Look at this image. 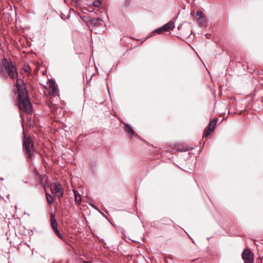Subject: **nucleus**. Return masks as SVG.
Returning a JSON list of instances; mask_svg holds the SVG:
<instances>
[{
    "label": "nucleus",
    "instance_id": "15",
    "mask_svg": "<svg viewBox=\"0 0 263 263\" xmlns=\"http://www.w3.org/2000/svg\"><path fill=\"white\" fill-rule=\"evenodd\" d=\"M45 194L48 203L50 205L53 204L54 202V198L53 196L48 192H46Z\"/></svg>",
    "mask_w": 263,
    "mask_h": 263
},
{
    "label": "nucleus",
    "instance_id": "31",
    "mask_svg": "<svg viewBox=\"0 0 263 263\" xmlns=\"http://www.w3.org/2000/svg\"><path fill=\"white\" fill-rule=\"evenodd\" d=\"M109 73H107V78H106V80H107L108 78Z\"/></svg>",
    "mask_w": 263,
    "mask_h": 263
},
{
    "label": "nucleus",
    "instance_id": "25",
    "mask_svg": "<svg viewBox=\"0 0 263 263\" xmlns=\"http://www.w3.org/2000/svg\"><path fill=\"white\" fill-rule=\"evenodd\" d=\"M95 209L100 211V209L95 205H93L92 204H90Z\"/></svg>",
    "mask_w": 263,
    "mask_h": 263
},
{
    "label": "nucleus",
    "instance_id": "8",
    "mask_svg": "<svg viewBox=\"0 0 263 263\" xmlns=\"http://www.w3.org/2000/svg\"><path fill=\"white\" fill-rule=\"evenodd\" d=\"M196 18L200 26H205L206 21L205 16L202 11H198L196 12Z\"/></svg>",
    "mask_w": 263,
    "mask_h": 263
},
{
    "label": "nucleus",
    "instance_id": "33",
    "mask_svg": "<svg viewBox=\"0 0 263 263\" xmlns=\"http://www.w3.org/2000/svg\"><path fill=\"white\" fill-rule=\"evenodd\" d=\"M107 86H108V85H107ZM107 90L108 91H109V88H108V87H107Z\"/></svg>",
    "mask_w": 263,
    "mask_h": 263
},
{
    "label": "nucleus",
    "instance_id": "13",
    "mask_svg": "<svg viewBox=\"0 0 263 263\" xmlns=\"http://www.w3.org/2000/svg\"><path fill=\"white\" fill-rule=\"evenodd\" d=\"M81 19L86 24L88 27H89L92 17L88 15H80Z\"/></svg>",
    "mask_w": 263,
    "mask_h": 263
},
{
    "label": "nucleus",
    "instance_id": "3",
    "mask_svg": "<svg viewBox=\"0 0 263 263\" xmlns=\"http://www.w3.org/2000/svg\"><path fill=\"white\" fill-rule=\"evenodd\" d=\"M181 10H178L177 16H174L170 22L163 25L162 26L155 29L152 32L151 35L147 36L145 39L142 42L143 43L149 37L155 35L156 34H161L164 32L170 31V30H173L175 28V23L178 15L180 14Z\"/></svg>",
    "mask_w": 263,
    "mask_h": 263
},
{
    "label": "nucleus",
    "instance_id": "19",
    "mask_svg": "<svg viewBox=\"0 0 263 263\" xmlns=\"http://www.w3.org/2000/svg\"><path fill=\"white\" fill-rule=\"evenodd\" d=\"M25 153L27 156V157L29 158L31 160H32V157L34 155L33 152L31 151V149H29V151H26Z\"/></svg>",
    "mask_w": 263,
    "mask_h": 263
},
{
    "label": "nucleus",
    "instance_id": "28",
    "mask_svg": "<svg viewBox=\"0 0 263 263\" xmlns=\"http://www.w3.org/2000/svg\"><path fill=\"white\" fill-rule=\"evenodd\" d=\"M176 149H177V151H178L179 152H181V148L179 146H178L177 147H176Z\"/></svg>",
    "mask_w": 263,
    "mask_h": 263
},
{
    "label": "nucleus",
    "instance_id": "29",
    "mask_svg": "<svg viewBox=\"0 0 263 263\" xmlns=\"http://www.w3.org/2000/svg\"><path fill=\"white\" fill-rule=\"evenodd\" d=\"M181 28V24H179V25L178 26V29L179 30H180Z\"/></svg>",
    "mask_w": 263,
    "mask_h": 263
},
{
    "label": "nucleus",
    "instance_id": "4",
    "mask_svg": "<svg viewBox=\"0 0 263 263\" xmlns=\"http://www.w3.org/2000/svg\"><path fill=\"white\" fill-rule=\"evenodd\" d=\"M217 121L218 119L215 118L213 120L210 121L209 124L204 130L203 138H208V137L214 131Z\"/></svg>",
    "mask_w": 263,
    "mask_h": 263
},
{
    "label": "nucleus",
    "instance_id": "14",
    "mask_svg": "<svg viewBox=\"0 0 263 263\" xmlns=\"http://www.w3.org/2000/svg\"><path fill=\"white\" fill-rule=\"evenodd\" d=\"M101 2L100 0H93L92 3H86V5L89 7H91V6H93L98 8L101 6Z\"/></svg>",
    "mask_w": 263,
    "mask_h": 263
},
{
    "label": "nucleus",
    "instance_id": "6",
    "mask_svg": "<svg viewBox=\"0 0 263 263\" xmlns=\"http://www.w3.org/2000/svg\"><path fill=\"white\" fill-rule=\"evenodd\" d=\"M53 194H55L58 198H60L63 196V190L59 182L53 183V186L51 189Z\"/></svg>",
    "mask_w": 263,
    "mask_h": 263
},
{
    "label": "nucleus",
    "instance_id": "11",
    "mask_svg": "<svg viewBox=\"0 0 263 263\" xmlns=\"http://www.w3.org/2000/svg\"><path fill=\"white\" fill-rule=\"evenodd\" d=\"M72 191L74 194V201L76 203L80 205L82 201L81 195L79 194V192L76 190H72Z\"/></svg>",
    "mask_w": 263,
    "mask_h": 263
},
{
    "label": "nucleus",
    "instance_id": "22",
    "mask_svg": "<svg viewBox=\"0 0 263 263\" xmlns=\"http://www.w3.org/2000/svg\"><path fill=\"white\" fill-rule=\"evenodd\" d=\"M89 9H86V8H84V10H87V11H89V12H92L94 10V9L92 8V6L91 7H89Z\"/></svg>",
    "mask_w": 263,
    "mask_h": 263
},
{
    "label": "nucleus",
    "instance_id": "7",
    "mask_svg": "<svg viewBox=\"0 0 263 263\" xmlns=\"http://www.w3.org/2000/svg\"><path fill=\"white\" fill-rule=\"evenodd\" d=\"M124 130L128 134V137L129 139H131L133 136H135L136 137L139 139L140 140H142L141 138L135 133L132 126L130 124L128 123H125L124 124Z\"/></svg>",
    "mask_w": 263,
    "mask_h": 263
},
{
    "label": "nucleus",
    "instance_id": "16",
    "mask_svg": "<svg viewBox=\"0 0 263 263\" xmlns=\"http://www.w3.org/2000/svg\"><path fill=\"white\" fill-rule=\"evenodd\" d=\"M52 229L53 231H54V232L55 233V234H56V235L60 239H62V240L64 239V237H63V235L61 233L60 231L59 230V229L58 228V226L52 228Z\"/></svg>",
    "mask_w": 263,
    "mask_h": 263
},
{
    "label": "nucleus",
    "instance_id": "34",
    "mask_svg": "<svg viewBox=\"0 0 263 263\" xmlns=\"http://www.w3.org/2000/svg\"><path fill=\"white\" fill-rule=\"evenodd\" d=\"M142 140L144 141V140ZM144 142H145V143H147V142H146V141H144Z\"/></svg>",
    "mask_w": 263,
    "mask_h": 263
},
{
    "label": "nucleus",
    "instance_id": "32",
    "mask_svg": "<svg viewBox=\"0 0 263 263\" xmlns=\"http://www.w3.org/2000/svg\"><path fill=\"white\" fill-rule=\"evenodd\" d=\"M23 182H24L25 183H27V181H25L24 180H23Z\"/></svg>",
    "mask_w": 263,
    "mask_h": 263
},
{
    "label": "nucleus",
    "instance_id": "26",
    "mask_svg": "<svg viewBox=\"0 0 263 263\" xmlns=\"http://www.w3.org/2000/svg\"><path fill=\"white\" fill-rule=\"evenodd\" d=\"M50 84H53L54 85H56L55 81L51 79L50 81Z\"/></svg>",
    "mask_w": 263,
    "mask_h": 263
},
{
    "label": "nucleus",
    "instance_id": "2",
    "mask_svg": "<svg viewBox=\"0 0 263 263\" xmlns=\"http://www.w3.org/2000/svg\"><path fill=\"white\" fill-rule=\"evenodd\" d=\"M18 76L17 68L11 60L3 58L0 60V76L3 80L8 78L14 80Z\"/></svg>",
    "mask_w": 263,
    "mask_h": 263
},
{
    "label": "nucleus",
    "instance_id": "1",
    "mask_svg": "<svg viewBox=\"0 0 263 263\" xmlns=\"http://www.w3.org/2000/svg\"><path fill=\"white\" fill-rule=\"evenodd\" d=\"M14 93L17 95L16 105L20 111L27 114L32 112L33 106L31 104L26 84L23 80L17 79L14 85Z\"/></svg>",
    "mask_w": 263,
    "mask_h": 263
},
{
    "label": "nucleus",
    "instance_id": "24",
    "mask_svg": "<svg viewBox=\"0 0 263 263\" xmlns=\"http://www.w3.org/2000/svg\"><path fill=\"white\" fill-rule=\"evenodd\" d=\"M99 241L100 242L103 243L105 245H106V243L105 242H104V240L103 238H99Z\"/></svg>",
    "mask_w": 263,
    "mask_h": 263
},
{
    "label": "nucleus",
    "instance_id": "21",
    "mask_svg": "<svg viewBox=\"0 0 263 263\" xmlns=\"http://www.w3.org/2000/svg\"><path fill=\"white\" fill-rule=\"evenodd\" d=\"M132 0H124V2L123 3V5L124 7H128L130 3H131Z\"/></svg>",
    "mask_w": 263,
    "mask_h": 263
},
{
    "label": "nucleus",
    "instance_id": "20",
    "mask_svg": "<svg viewBox=\"0 0 263 263\" xmlns=\"http://www.w3.org/2000/svg\"><path fill=\"white\" fill-rule=\"evenodd\" d=\"M192 149H193V147L185 146L184 145V144L182 145V149H181L182 152H186L187 151H189V150H191Z\"/></svg>",
    "mask_w": 263,
    "mask_h": 263
},
{
    "label": "nucleus",
    "instance_id": "18",
    "mask_svg": "<svg viewBox=\"0 0 263 263\" xmlns=\"http://www.w3.org/2000/svg\"><path fill=\"white\" fill-rule=\"evenodd\" d=\"M90 166L92 172L95 173L97 169V163L96 162H92L90 164Z\"/></svg>",
    "mask_w": 263,
    "mask_h": 263
},
{
    "label": "nucleus",
    "instance_id": "23",
    "mask_svg": "<svg viewBox=\"0 0 263 263\" xmlns=\"http://www.w3.org/2000/svg\"><path fill=\"white\" fill-rule=\"evenodd\" d=\"M20 117L21 118L22 125L23 127L24 128L23 123L24 122V118L23 117L22 115V114L21 112H20Z\"/></svg>",
    "mask_w": 263,
    "mask_h": 263
},
{
    "label": "nucleus",
    "instance_id": "9",
    "mask_svg": "<svg viewBox=\"0 0 263 263\" xmlns=\"http://www.w3.org/2000/svg\"><path fill=\"white\" fill-rule=\"evenodd\" d=\"M104 25V22L102 18L100 17H92L91 21L89 28H93L94 27H101Z\"/></svg>",
    "mask_w": 263,
    "mask_h": 263
},
{
    "label": "nucleus",
    "instance_id": "35",
    "mask_svg": "<svg viewBox=\"0 0 263 263\" xmlns=\"http://www.w3.org/2000/svg\"><path fill=\"white\" fill-rule=\"evenodd\" d=\"M177 166L179 168H181V167L177 165Z\"/></svg>",
    "mask_w": 263,
    "mask_h": 263
},
{
    "label": "nucleus",
    "instance_id": "30",
    "mask_svg": "<svg viewBox=\"0 0 263 263\" xmlns=\"http://www.w3.org/2000/svg\"><path fill=\"white\" fill-rule=\"evenodd\" d=\"M4 180V178H3V177H1L0 178V180L1 181H3Z\"/></svg>",
    "mask_w": 263,
    "mask_h": 263
},
{
    "label": "nucleus",
    "instance_id": "17",
    "mask_svg": "<svg viewBox=\"0 0 263 263\" xmlns=\"http://www.w3.org/2000/svg\"><path fill=\"white\" fill-rule=\"evenodd\" d=\"M49 88L52 94H56L58 91L57 85H54L53 84H49Z\"/></svg>",
    "mask_w": 263,
    "mask_h": 263
},
{
    "label": "nucleus",
    "instance_id": "12",
    "mask_svg": "<svg viewBox=\"0 0 263 263\" xmlns=\"http://www.w3.org/2000/svg\"><path fill=\"white\" fill-rule=\"evenodd\" d=\"M50 226L51 227L54 228L55 227L58 226V222L57 219L55 218V215L53 212H51L50 213Z\"/></svg>",
    "mask_w": 263,
    "mask_h": 263
},
{
    "label": "nucleus",
    "instance_id": "5",
    "mask_svg": "<svg viewBox=\"0 0 263 263\" xmlns=\"http://www.w3.org/2000/svg\"><path fill=\"white\" fill-rule=\"evenodd\" d=\"M241 256L245 263H253V254L250 249H246L244 250Z\"/></svg>",
    "mask_w": 263,
    "mask_h": 263
},
{
    "label": "nucleus",
    "instance_id": "27",
    "mask_svg": "<svg viewBox=\"0 0 263 263\" xmlns=\"http://www.w3.org/2000/svg\"><path fill=\"white\" fill-rule=\"evenodd\" d=\"M100 213L102 214V215L104 217H105L106 219H107V217L106 216V215L105 214H104L103 213L101 212V211L100 210Z\"/></svg>",
    "mask_w": 263,
    "mask_h": 263
},
{
    "label": "nucleus",
    "instance_id": "10",
    "mask_svg": "<svg viewBox=\"0 0 263 263\" xmlns=\"http://www.w3.org/2000/svg\"><path fill=\"white\" fill-rule=\"evenodd\" d=\"M32 140L30 138H25L24 137L23 138V148L25 151H29L31 149V143Z\"/></svg>",
    "mask_w": 263,
    "mask_h": 263
}]
</instances>
